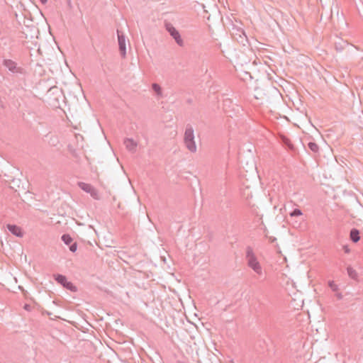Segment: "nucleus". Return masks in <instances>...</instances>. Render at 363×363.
Segmentation results:
<instances>
[{"label":"nucleus","instance_id":"15","mask_svg":"<svg viewBox=\"0 0 363 363\" xmlns=\"http://www.w3.org/2000/svg\"><path fill=\"white\" fill-rule=\"evenodd\" d=\"M152 90L155 92V94H157V96H162V88L161 86L157 84V83H153L152 84Z\"/></svg>","mask_w":363,"mask_h":363},{"label":"nucleus","instance_id":"33","mask_svg":"<svg viewBox=\"0 0 363 363\" xmlns=\"http://www.w3.org/2000/svg\"><path fill=\"white\" fill-rule=\"evenodd\" d=\"M230 363H233V361H230Z\"/></svg>","mask_w":363,"mask_h":363},{"label":"nucleus","instance_id":"28","mask_svg":"<svg viewBox=\"0 0 363 363\" xmlns=\"http://www.w3.org/2000/svg\"><path fill=\"white\" fill-rule=\"evenodd\" d=\"M336 296L339 300H341L342 298V295L340 293L337 294Z\"/></svg>","mask_w":363,"mask_h":363},{"label":"nucleus","instance_id":"27","mask_svg":"<svg viewBox=\"0 0 363 363\" xmlns=\"http://www.w3.org/2000/svg\"><path fill=\"white\" fill-rule=\"evenodd\" d=\"M24 308H25L26 310H27V311H30V305H28V304H25V306H24Z\"/></svg>","mask_w":363,"mask_h":363},{"label":"nucleus","instance_id":"6","mask_svg":"<svg viewBox=\"0 0 363 363\" xmlns=\"http://www.w3.org/2000/svg\"><path fill=\"white\" fill-rule=\"evenodd\" d=\"M78 186L86 193L90 194L94 199H99L98 191L91 184L82 182H78Z\"/></svg>","mask_w":363,"mask_h":363},{"label":"nucleus","instance_id":"5","mask_svg":"<svg viewBox=\"0 0 363 363\" xmlns=\"http://www.w3.org/2000/svg\"><path fill=\"white\" fill-rule=\"evenodd\" d=\"M54 279L58 284H61L64 288L72 292H75L77 291V288L72 282L68 281L67 277L65 275L60 274H54Z\"/></svg>","mask_w":363,"mask_h":363},{"label":"nucleus","instance_id":"25","mask_svg":"<svg viewBox=\"0 0 363 363\" xmlns=\"http://www.w3.org/2000/svg\"><path fill=\"white\" fill-rule=\"evenodd\" d=\"M265 236L269 238V241L271 243H272L277 240V238L275 237H272V236L268 237L267 235Z\"/></svg>","mask_w":363,"mask_h":363},{"label":"nucleus","instance_id":"9","mask_svg":"<svg viewBox=\"0 0 363 363\" xmlns=\"http://www.w3.org/2000/svg\"><path fill=\"white\" fill-rule=\"evenodd\" d=\"M6 228L9 232H11L13 235H16L18 238H22L23 236V232L21 227L13 225V224H8L6 225Z\"/></svg>","mask_w":363,"mask_h":363},{"label":"nucleus","instance_id":"11","mask_svg":"<svg viewBox=\"0 0 363 363\" xmlns=\"http://www.w3.org/2000/svg\"><path fill=\"white\" fill-rule=\"evenodd\" d=\"M123 143L125 145V147L128 151H130L131 152H135L138 143L133 139L125 138L124 140Z\"/></svg>","mask_w":363,"mask_h":363},{"label":"nucleus","instance_id":"1","mask_svg":"<svg viewBox=\"0 0 363 363\" xmlns=\"http://www.w3.org/2000/svg\"><path fill=\"white\" fill-rule=\"evenodd\" d=\"M245 258L249 267H250L258 275L262 274V268L260 263L258 262L252 248L250 246L246 248Z\"/></svg>","mask_w":363,"mask_h":363},{"label":"nucleus","instance_id":"4","mask_svg":"<svg viewBox=\"0 0 363 363\" xmlns=\"http://www.w3.org/2000/svg\"><path fill=\"white\" fill-rule=\"evenodd\" d=\"M3 65L6 67L9 72L16 74H23L25 70L21 67H18L17 63L11 60L5 59L3 61Z\"/></svg>","mask_w":363,"mask_h":363},{"label":"nucleus","instance_id":"30","mask_svg":"<svg viewBox=\"0 0 363 363\" xmlns=\"http://www.w3.org/2000/svg\"><path fill=\"white\" fill-rule=\"evenodd\" d=\"M18 18H19V16H18L17 13H16V20H17L18 21H19Z\"/></svg>","mask_w":363,"mask_h":363},{"label":"nucleus","instance_id":"8","mask_svg":"<svg viewBox=\"0 0 363 363\" xmlns=\"http://www.w3.org/2000/svg\"><path fill=\"white\" fill-rule=\"evenodd\" d=\"M117 34L119 51L121 57L125 58L126 56L125 37L123 33H121L118 30H117Z\"/></svg>","mask_w":363,"mask_h":363},{"label":"nucleus","instance_id":"18","mask_svg":"<svg viewBox=\"0 0 363 363\" xmlns=\"http://www.w3.org/2000/svg\"><path fill=\"white\" fill-rule=\"evenodd\" d=\"M50 145L55 147L59 143V140L57 136L51 135L48 141Z\"/></svg>","mask_w":363,"mask_h":363},{"label":"nucleus","instance_id":"14","mask_svg":"<svg viewBox=\"0 0 363 363\" xmlns=\"http://www.w3.org/2000/svg\"><path fill=\"white\" fill-rule=\"evenodd\" d=\"M347 272L348 276L351 279H352L354 280H357L358 274L356 272V270L354 269L351 266H347Z\"/></svg>","mask_w":363,"mask_h":363},{"label":"nucleus","instance_id":"22","mask_svg":"<svg viewBox=\"0 0 363 363\" xmlns=\"http://www.w3.org/2000/svg\"><path fill=\"white\" fill-rule=\"evenodd\" d=\"M77 249V243L76 242H72L69 245V250L72 252H75Z\"/></svg>","mask_w":363,"mask_h":363},{"label":"nucleus","instance_id":"7","mask_svg":"<svg viewBox=\"0 0 363 363\" xmlns=\"http://www.w3.org/2000/svg\"><path fill=\"white\" fill-rule=\"evenodd\" d=\"M233 18H230L228 16V31H230V26H232L233 30H235L238 33L236 35H238L240 38L242 37V34L245 35L244 30L242 29V28L240 27L239 25H241V22L239 21H237L235 18L232 14Z\"/></svg>","mask_w":363,"mask_h":363},{"label":"nucleus","instance_id":"17","mask_svg":"<svg viewBox=\"0 0 363 363\" xmlns=\"http://www.w3.org/2000/svg\"><path fill=\"white\" fill-rule=\"evenodd\" d=\"M308 147L314 153L318 152L319 150V147L315 142H309L308 143Z\"/></svg>","mask_w":363,"mask_h":363},{"label":"nucleus","instance_id":"13","mask_svg":"<svg viewBox=\"0 0 363 363\" xmlns=\"http://www.w3.org/2000/svg\"><path fill=\"white\" fill-rule=\"evenodd\" d=\"M349 45L347 41L339 39L335 43V48L337 52H342Z\"/></svg>","mask_w":363,"mask_h":363},{"label":"nucleus","instance_id":"31","mask_svg":"<svg viewBox=\"0 0 363 363\" xmlns=\"http://www.w3.org/2000/svg\"><path fill=\"white\" fill-rule=\"evenodd\" d=\"M187 103H189V104L192 103V100H191V99H188V100H187Z\"/></svg>","mask_w":363,"mask_h":363},{"label":"nucleus","instance_id":"21","mask_svg":"<svg viewBox=\"0 0 363 363\" xmlns=\"http://www.w3.org/2000/svg\"><path fill=\"white\" fill-rule=\"evenodd\" d=\"M328 286L333 291H337L338 290L337 285L335 284L333 281H330L328 282Z\"/></svg>","mask_w":363,"mask_h":363},{"label":"nucleus","instance_id":"19","mask_svg":"<svg viewBox=\"0 0 363 363\" xmlns=\"http://www.w3.org/2000/svg\"><path fill=\"white\" fill-rule=\"evenodd\" d=\"M236 76L240 78L242 80H246L247 77L251 78V74L248 72L243 71L242 74L237 73Z\"/></svg>","mask_w":363,"mask_h":363},{"label":"nucleus","instance_id":"26","mask_svg":"<svg viewBox=\"0 0 363 363\" xmlns=\"http://www.w3.org/2000/svg\"><path fill=\"white\" fill-rule=\"evenodd\" d=\"M233 69H235V72H237V69L235 68V67L234 65H233V68H230V66L228 65V73L229 72L232 73Z\"/></svg>","mask_w":363,"mask_h":363},{"label":"nucleus","instance_id":"24","mask_svg":"<svg viewBox=\"0 0 363 363\" xmlns=\"http://www.w3.org/2000/svg\"><path fill=\"white\" fill-rule=\"evenodd\" d=\"M284 144L288 148H289V149L293 148V145L291 143V142L288 139H285Z\"/></svg>","mask_w":363,"mask_h":363},{"label":"nucleus","instance_id":"20","mask_svg":"<svg viewBox=\"0 0 363 363\" xmlns=\"http://www.w3.org/2000/svg\"><path fill=\"white\" fill-rule=\"evenodd\" d=\"M302 215V212L299 208H294L290 213L291 217H298Z\"/></svg>","mask_w":363,"mask_h":363},{"label":"nucleus","instance_id":"29","mask_svg":"<svg viewBox=\"0 0 363 363\" xmlns=\"http://www.w3.org/2000/svg\"><path fill=\"white\" fill-rule=\"evenodd\" d=\"M40 1L42 3V4H45L48 0H40Z\"/></svg>","mask_w":363,"mask_h":363},{"label":"nucleus","instance_id":"10","mask_svg":"<svg viewBox=\"0 0 363 363\" xmlns=\"http://www.w3.org/2000/svg\"><path fill=\"white\" fill-rule=\"evenodd\" d=\"M228 102L232 104V109H228V117L233 118V116H237L241 112L243 111L242 107L237 104H233V101L230 99H228Z\"/></svg>","mask_w":363,"mask_h":363},{"label":"nucleus","instance_id":"2","mask_svg":"<svg viewBox=\"0 0 363 363\" xmlns=\"http://www.w3.org/2000/svg\"><path fill=\"white\" fill-rule=\"evenodd\" d=\"M184 143L189 151L193 153L196 152L197 147L194 140V130L192 125L190 124L186 125Z\"/></svg>","mask_w":363,"mask_h":363},{"label":"nucleus","instance_id":"16","mask_svg":"<svg viewBox=\"0 0 363 363\" xmlns=\"http://www.w3.org/2000/svg\"><path fill=\"white\" fill-rule=\"evenodd\" d=\"M61 239L67 245H69L73 241L72 238L69 234H63Z\"/></svg>","mask_w":363,"mask_h":363},{"label":"nucleus","instance_id":"12","mask_svg":"<svg viewBox=\"0 0 363 363\" xmlns=\"http://www.w3.org/2000/svg\"><path fill=\"white\" fill-rule=\"evenodd\" d=\"M360 232L357 228H352L350 232V239L354 243H357L360 240Z\"/></svg>","mask_w":363,"mask_h":363},{"label":"nucleus","instance_id":"23","mask_svg":"<svg viewBox=\"0 0 363 363\" xmlns=\"http://www.w3.org/2000/svg\"><path fill=\"white\" fill-rule=\"evenodd\" d=\"M342 249L346 254H349L350 252V248L349 247L348 245H342Z\"/></svg>","mask_w":363,"mask_h":363},{"label":"nucleus","instance_id":"32","mask_svg":"<svg viewBox=\"0 0 363 363\" xmlns=\"http://www.w3.org/2000/svg\"><path fill=\"white\" fill-rule=\"evenodd\" d=\"M230 35H231L233 38H235L236 40H238V39L234 36V33H230Z\"/></svg>","mask_w":363,"mask_h":363},{"label":"nucleus","instance_id":"3","mask_svg":"<svg viewBox=\"0 0 363 363\" xmlns=\"http://www.w3.org/2000/svg\"><path fill=\"white\" fill-rule=\"evenodd\" d=\"M164 28L169 33V34L172 37V38L175 40L176 43L182 47L184 45V41L181 37L179 32L176 29V28L169 22H164Z\"/></svg>","mask_w":363,"mask_h":363}]
</instances>
